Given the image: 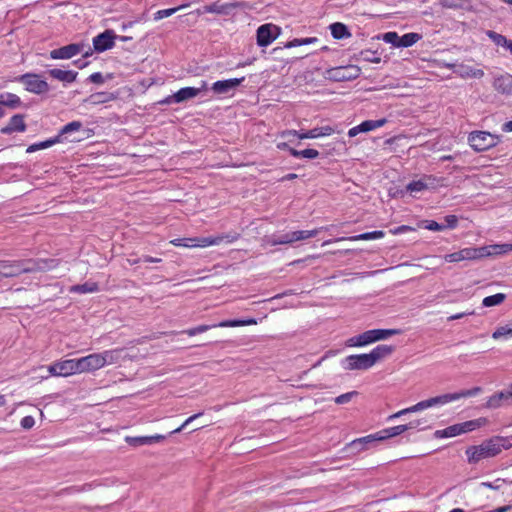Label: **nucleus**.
I'll return each instance as SVG.
<instances>
[{
    "instance_id": "obj_1",
    "label": "nucleus",
    "mask_w": 512,
    "mask_h": 512,
    "mask_svg": "<svg viewBox=\"0 0 512 512\" xmlns=\"http://www.w3.org/2000/svg\"><path fill=\"white\" fill-rule=\"evenodd\" d=\"M55 266L54 260L0 261V276L10 278L22 273L45 271Z\"/></svg>"
},
{
    "instance_id": "obj_2",
    "label": "nucleus",
    "mask_w": 512,
    "mask_h": 512,
    "mask_svg": "<svg viewBox=\"0 0 512 512\" xmlns=\"http://www.w3.org/2000/svg\"><path fill=\"white\" fill-rule=\"evenodd\" d=\"M319 230H299L288 232L282 235H271L266 238L268 244L272 246L282 245V244H292L297 241L306 240L312 237H315L318 234Z\"/></svg>"
},
{
    "instance_id": "obj_3",
    "label": "nucleus",
    "mask_w": 512,
    "mask_h": 512,
    "mask_svg": "<svg viewBox=\"0 0 512 512\" xmlns=\"http://www.w3.org/2000/svg\"><path fill=\"white\" fill-rule=\"evenodd\" d=\"M485 422H486V419L479 418V419H475V420L466 421L463 423L454 424V425H451L443 430H437L435 432V436L437 438L455 437V436L461 435L463 433L473 431V430L479 428Z\"/></svg>"
},
{
    "instance_id": "obj_4",
    "label": "nucleus",
    "mask_w": 512,
    "mask_h": 512,
    "mask_svg": "<svg viewBox=\"0 0 512 512\" xmlns=\"http://www.w3.org/2000/svg\"><path fill=\"white\" fill-rule=\"evenodd\" d=\"M468 142L475 151L480 152L496 146L499 137L486 131H474L469 134Z\"/></svg>"
},
{
    "instance_id": "obj_5",
    "label": "nucleus",
    "mask_w": 512,
    "mask_h": 512,
    "mask_svg": "<svg viewBox=\"0 0 512 512\" xmlns=\"http://www.w3.org/2000/svg\"><path fill=\"white\" fill-rule=\"evenodd\" d=\"M361 69L356 65L338 66L325 70L324 77L335 82L351 81L359 77Z\"/></svg>"
},
{
    "instance_id": "obj_6",
    "label": "nucleus",
    "mask_w": 512,
    "mask_h": 512,
    "mask_svg": "<svg viewBox=\"0 0 512 512\" xmlns=\"http://www.w3.org/2000/svg\"><path fill=\"white\" fill-rule=\"evenodd\" d=\"M80 53H82L84 57H88L92 54V50L84 43H72L52 50L50 57L52 59H70Z\"/></svg>"
},
{
    "instance_id": "obj_7",
    "label": "nucleus",
    "mask_w": 512,
    "mask_h": 512,
    "mask_svg": "<svg viewBox=\"0 0 512 512\" xmlns=\"http://www.w3.org/2000/svg\"><path fill=\"white\" fill-rule=\"evenodd\" d=\"M255 319H247V320H224L219 322L218 324L213 325H199L197 327H193L187 330H184L182 333L187 334L188 336H194L203 332H206L215 327H239V326H248L256 324Z\"/></svg>"
},
{
    "instance_id": "obj_8",
    "label": "nucleus",
    "mask_w": 512,
    "mask_h": 512,
    "mask_svg": "<svg viewBox=\"0 0 512 512\" xmlns=\"http://www.w3.org/2000/svg\"><path fill=\"white\" fill-rule=\"evenodd\" d=\"M207 90V82L202 81L199 87H185L178 90L173 95L167 97L163 103L172 104V103H181L186 100L192 99L198 96L201 92Z\"/></svg>"
},
{
    "instance_id": "obj_9",
    "label": "nucleus",
    "mask_w": 512,
    "mask_h": 512,
    "mask_svg": "<svg viewBox=\"0 0 512 512\" xmlns=\"http://www.w3.org/2000/svg\"><path fill=\"white\" fill-rule=\"evenodd\" d=\"M17 81L25 85L26 90L35 93L42 94L49 91V85L46 81L41 80L36 74H24L17 78Z\"/></svg>"
},
{
    "instance_id": "obj_10",
    "label": "nucleus",
    "mask_w": 512,
    "mask_h": 512,
    "mask_svg": "<svg viewBox=\"0 0 512 512\" xmlns=\"http://www.w3.org/2000/svg\"><path fill=\"white\" fill-rule=\"evenodd\" d=\"M343 364L347 370H367L374 366L369 353L347 356Z\"/></svg>"
},
{
    "instance_id": "obj_11",
    "label": "nucleus",
    "mask_w": 512,
    "mask_h": 512,
    "mask_svg": "<svg viewBox=\"0 0 512 512\" xmlns=\"http://www.w3.org/2000/svg\"><path fill=\"white\" fill-rule=\"evenodd\" d=\"M78 373H89L103 367L100 353H93L77 359Z\"/></svg>"
},
{
    "instance_id": "obj_12",
    "label": "nucleus",
    "mask_w": 512,
    "mask_h": 512,
    "mask_svg": "<svg viewBox=\"0 0 512 512\" xmlns=\"http://www.w3.org/2000/svg\"><path fill=\"white\" fill-rule=\"evenodd\" d=\"M239 235L236 233H227L214 237H201L195 238L193 240L195 243H192L194 247H208L213 245H219L222 242L233 243L238 239Z\"/></svg>"
},
{
    "instance_id": "obj_13",
    "label": "nucleus",
    "mask_w": 512,
    "mask_h": 512,
    "mask_svg": "<svg viewBox=\"0 0 512 512\" xmlns=\"http://www.w3.org/2000/svg\"><path fill=\"white\" fill-rule=\"evenodd\" d=\"M440 180L432 175H424L419 180H415L410 182L406 189L411 194H415L418 192H422L424 190L435 188L439 184Z\"/></svg>"
},
{
    "instance_id": "obj_14",
    "label": "nucleus",
    "mask_w": 512,
    "mask_h": 512,
    "mask_svg": "<svg viewBox=\"0 0 512 512\" xmlns=\"http://www.w3.org/2000/svg\"><path fill=\"white\" fill-rule=\"evenodd\" d=\"M478 251V248H463L459 251L445 255L444 260L449 263H456L466 260H479L480 257Z\"/></svg>"
},
{
    "instance_id": "obj_15",
    "label": "nucleus",
    "mask_w": 512,
    "mask_h": 512,
    "mask_svg": "<svg viewBox=\"0 0 512 512\" xmlns=\"http://www.w3.org/2000/svg\"><path fill=\"white\" fill-rule=\"evenodd\" d=\"M116 35L113 30H105L93 38V48L97 52H104L114 46Z\"/></svg>"
},
{
    "instance_id": "obj_16",
    "label": "nucleus",
    "mask_w": 512,
    "mask_h": 512,
    "mask_svg": "<svg viewBox=\"0 0 512 512\" xmlns=\"http://www.w3.org/2000/svg\"><path fill=\"white\" fill-rule=\"evenodd\" d=\"M510 404H512V396L507 388L505 390L498 391L491 395L487 399L485 407L488 409H498L500 407L508 406Z\"/></svg>"
},
{
    "instance_id": "obj_17",
    "label": "nucleus",
    "mask_w": 512,
    "mask_h": 512,
    "mask_svg": "<svg viewBox=\"0 0 512 512\" xmlns=\"http://www.w3.org/2000/svg\"><path fill=\"white\" fill-rule=\"evenodd\" d=\"M420 424H421V422L419 420L411 421V422H409L408 424H405V425H398V426H394V427H390V428L384 429V430H382L380 432H377L376 435H377L378 441H382V440H385V439H388V438L400 435V434L404 433L407 430L415 429Z\"/></svg>"
},
{
    "instance_id": "obj_18",
    "label": "nucleus",
    "mask_w": 512,
    "mask_h": 512,
    "mask_svg": "<svg viewBox=\"0 0 512 512\" xmlns=\"http://www.w3.org/2000/svg\"><path fill=\"white\" fill-rule=\"evenodd\" d=\"M249 5L246 2H231L225 4H219L217 2L212 3L210 5H206L204 7V11L208 13H216V14H229L232 9H245L248 8Z\"/></svg>"
},
{
    "instance_id": "obj_19",
    "label": "nucleus",
    "mask_w": 512,
    "mask_h": 512,
    "mask_svg": "<svg viewBox=\"0 0 512 512\" xmlns=\"http://www.w3.org/2000/svg\"><path fill=\"white\" fill-rule=\"evenodd\" d=\"M479 257L480 259L484 257H490V256H499L504 255L512 251V244L510 243H503V244H493V245H487L483 247H479Z\"/></svg>"
},
{
    "instance_id": "obj_20",
    "label": "nucleus",
    "mask_w": 512,
    "mask_h": 512,
    "mask_svg": "<svg viewBox=\"0 0 512 512\" xmlns=\"http://www.w3.org/2000/svg\"><path fill=\"white\" fill-rule=\"evenodd\" d=\"M376 442H378V438L376 433L371 434L362 438L355 439L351 441L347 448L350 449L354 453H359L363 450L369 449L371 446H373Z\"/></svg>"
},
{
    "instance_id": "obj_21",
    "label": "nucleus",
    "mask_w": 512,
    "mask_h": 512,
    "mask_svg": "<svg viewBox=\"0 0 512 512\" xmlns=\"http://www.w3.org/2000/svg\"><path fill=\"white\" fill-rule=\"evenodd\" d=\"M452 401H455V397H452L451 393H448L420 401L415 404V408L421 411L430 407L445 405Z\"/></svg>"
},
{
    "instance_id": "obj_22",
    "label": "nucleus",
    "mask_w": 512,
    "mask_h": 512,
    "mask_svg": "<svg viewBox=\"0 0 512 512\" xmlns=\"http://www.w3.org/2000/svg\"><path fill=\"white\" fill-rule=\"evenodd\" d=\"M277 27L272 24L261 25L257 30V43L259 46L265 47L269 45L275 38L276 35L273 30Z\"/></svg>"
},
{
    "instance_id": "obj_23",
    "label": "nucleus",
    "mask_w": 512,
    "mask_h": 512,
    "mask_svg": "<svg viewBox=\"0 0 512 512\" xmlns=\"http://www.w3.org/2000/svg\"><path fill=\"white\" fill-rule=\"evenodd\" d=\"M165 439L164 435L156 434L153 436H126L125 442L133 447H139L143 445H152L154 443L161 442Z\"/></svg>"
},
{
    "instance_id": "obj_24",
    "label": "nucleus",
    "mask_w": 512,
    "mask_h": 512,
    "mask_svg": "<svg viewBox=\"0 0 512 512\" xmlns=\"http://www.w3.org/2000/svg\"><path fill=\"white\" fill-rule=\"evenodd\" d=\"M449 67L454 68V73H456L461 78H482L484 76V71L481 69L473 68L469 65L465 64H453L449 65Z\"/></svg>"
},
{
    "instance_id": "obj_25",
    "label": "nucleus",
    "mask_w": 512,
    "mask_h": 512,
    "mask_svg": "<svg viewBox=\"0 0 512 512\" xmlns=\"http://www.w3.org/2000/svg\"><path fill=\"white\" fill-rule=\"evenodd\" d=\"M493 87L499 93L512 95V75L506 73L494 79Z\"/></svg>"
},
{
    "instance_id": "obj_26",
    "label": "nucleus",
    "mask_w": 512,
    "mask_h": 512,
    "mask_svg": "<svg viewBox=\"0 0 512 512\" xmlns=\"http://www.w3.org/2000/svg\"><path fill=\"white\" fill-rule=\"evenodd\" d=\"M244 80V78H234V79H228L223 81H217L213 84L212 90L216 94H227L231 90L235 89L237 86L240 85V83Z\"/></svg>"
},
{
    "instance_id": "obj_27",
    "label": "nucleus",
    "mask_w": 512,
    "mask_h": 512,
    "mask_svg": "<svg viewBox=\"0 0 512 512\" xmlns=\"http://www.w3.org/2000/svg\"><path fill=\"white\" fill-rule=\"evenodd\" d=\"M26 130V124L24 122V117L21 114L14 115L8 125L3 127L0 131L3 134H11L15 131L24 132Z\"/></svg>"
},
{
    "instance_id": "obj_28",
    "label": "nucleus",
    "mask_w": 512,
    "mask_h": 512,
    "mask_svg": "<svg viewBox=\"0 0 512 512\" xmlns=\"http://www.w3.org/2000/svg\"><path fill=\"white\" fill-rule=\"evenodd\" d=\"M58 376L67 377L78 373L77 359H67L57 362Z\"/></svg>"
},
{
    "instance_id": "obj_29",
    "label": "nucleus",
    "mask_w": 512,
    "mask_h": 512,
    "mask_svg": "<svg viewBox=\"0 0 512 512\" xmlns=\"http://www.w3.org/2000/svg\"><path fill=\"white\" fill-rule=\"evenodd\" d=\"M48 73L54 79H57L61 82H65V83L74 82L78 75L77 72H74L72 70H62V69H57V68L49 70Z\"/></svg>"
},
{
    "instance_id": "obj_30",
    "label": "nucleus",
    "mask_w": 512,
    "mask_h": 512,
    "mask_svg": "<svg viewBox=\"0 0 512 512\" xmlns=\"http://www.w3.org/2000/svg\"><path fill=\"white\" fill-rule=\"evenodd\" d=\"M394 351V347L392 345H378L376 346L369 354L373 364L375 365L379 360L388 357Z\"/></svg>"
},
{
    "instance_id": "obj_31",
    "label": "nucleus",
    "mask_w": 512,
    "mask_h": 512,
    "mask_svg": "<svg viewBox=\"0 0 512 512\" xmlns=\"http://www.w3.org/2000/svg\"><path fill=\"white\" fill-rule=\"evenodd\" d=\"M483 444L486 448V455H488V457H494L499 454L503 448H507V446H505V440L502 438L491 439Z\"/></svg>"
},
{
    "instance_id": "obj_32",
    "label": "nucleus",
    "mask_w": 512,
    "mask_h": 512,
    "mask_svg": "<svg viewBox=\"0 0 512 512\" xmlns=\"http://www.w3.org/2000/svg\"><path fill=\"white\" fill-rule=\"evenodd\" d=\"M371 330H368L358 336L351 337L347 340L346 344L349 347H361L373 343Z\"/></svg>"
},
{
    "instance_id": "obj_33",
    "label": "nucleus",
    "mask_w": 512,
    "mask_h": 512,
    "mask_svg": "<svg viewBox=\"0 0 512 512\" xmlns=\"http://www.w3.org/2000/svg\"><path fill=\"white\" fill-rule=\"evenodd\" d=\"M466 454L470 463H477L482 459L489 458L488 455H486V448L484 444L469 447L466 450Z\"/></svg>"
},
{
    "instance_id": "obj_34",
    "label": "nucleus",
    "mask_w": 512,
    "mask_h": 512,
    "mask_svg": "<svg viewBox=\"0 0 512 512\" xmlns=\"http://www.w3.org/2000/svg\"><path fill=\"white\" fill-rule=\"evenodd\" d=\"M123 351V349H113L101 352L100 355L103 367L105 365H111L119 362L122 358Z\"/></svg>"
},
{
    "instance_id": "obj_35",
    "label": "nucleus",
    "mask_w": 512,
    "mask_h": 512,
    "mask_svg": "<svg viewBox=\"0 0 512 512\" xmlns=\"http://www.w3.org/2000/svg\"><path fill=\"white\" fill-rule=\"evenodd\" d=\"M21 105V99L13 93H2L0 94V107H7L15 109Z\"/></svg>"
},
{
    "instance_id": "obj_36",
    "label": "nucleus",
    "mask_w": 512,
    "mask_h": 512,
    "mask_svg": "<svg viewBox=\"0 0 512 512\" xmlns=\"http://www.w3.org/2000/svg\"><path fill=\"white\" fill-rule=\"evenodd\" d=\"M382 237H384L383 231H372V232H367V233H363V234L351 236V237H340V238L336 239V241L372 240V239H380Z\"/></svg>"
},
{
    "instance_id": "obj_37",
    "label": "nucleus",
    "mask_w": 512,
    "mask_h": 512,
    "mask_svg": "<svg viewBox=\"0 0 512 512\" xmlns=\"http://www.w3.org/2000/svg\"><path fill=\"white\" fill-rule=\"evenodd\" d=\"M331 34L335 39H344L351 36L346 25L336 22L330 25Z\"/></svg>"
},
{
    "instance_id": "obj_38",
    "label": "nucleus",
    "mask_w": 512,
    "mask_h": 512,
    "mask_svg": "<svg viewBox=\"0 0 512 512\" xmlns=\"http://www.w3.org/2000/svg\"><path fill=\"white\" fill-rule=\"evenodd\" d=\"M371 332L374 342L388 339L389 337L400 333L397 329H374L371 330Z\"/></svg>"
},
{
    "instance_id": "obj_39",
    "label": "nucleus",
    "mask_w": 512,
    "mask_h": 512,
    "mask_svg": "<svg viewBox=\"0 0 512 512\" xmlns=\"http://www.w3.org/2000/svg\"><path fill=\"white\" fill-rule=\"evenodd\" d=\"M289 153L295 158L315 159L319 156V152L316 149L311 148L301 151L294 148H289Z\"/></svg>"
},
{
    "instance_id": "obj_40",
    "label": "nucleus",
    "mask_w": 512,
    "mask_h": 512,
    "mask_svg": "<svg viewBox=\"0 0 512 512\" xmlns=\"http://www.w3.org/2000/svg\"><path fill=\"white\" fill-rule=\"evenodd\" d=\"M421 38H422V36L420 34L415 33V32H410V33L404 34L403 36H400L399 45H400V47H404V48L411 47L412 45L417 43Z\"/></svg>"
},
{
    "instance_id": "obj_41",
    "label": "nucleus",
    "mask_w": 512,
    "mask_h": 512,
    "mask_svg": "<svg viewBox=\"0 0 512 512\" xmlns=\"http://www.w3.org/2000/svg\"><path fill=\"white\" fill-rule=\"evenodd\" d=\"M98 285L95 282H86L80 285H74L70 288V292L75 293H93L98 291Z\"/></svg>"
},
{
    "instance_id": "obj_42",
    "label": "nucleus",
    "mask_w": 512,
    "mask_h": 512,
    "mask_svg": "<svg viewBox=\"0 0 512 512\" xmlns=\"http://www.w3.org/2000/svg\"><path fill=\"white\" fill-rule=\"evenodd\" d=\"M112 99V95L105 92L95 93L90 95L87 99H85L86 103L97 105L101 103L108 102Z\"/></svg>"
},
{
    "instance_id": "obj_43",
    "label": "nucleus",
    "mask_w": 512,
    "mask_h": 512,
    "mask_svg": "<svg viewBox=\"0 0 512 512\" xmlns=\"http://www.w3.org/2000/svg\"><path fill=\"white\" fill-rule=\"evenodd\" d=\"M386 122L387 120L383 118L379 120H366L359 125L362 132H369L376 128L382 127Z\"/></svg>"
},
{
    "instance_id": "obj_44",
    "label": "nucleus",
    "mask_w": 512,
    "mask_h": 512,
    "mask_svg": "<svg viewBox=\"0 0 512 512\" xmlns=\"http://www.w3.org/2000/svg\"><path fill=\"white\" fill-rule=\"evenodd\" d=\"M493 339L498 340L502 338L512 337V323L498 327L492 334Z\"/></svg>"
},
{
    "instance_id": "obj_45",
    "label": "nucleus",
    "mask_w": 512,
    "mask_h": 512,
    "mask_svg": "<svg viewBox=\"0 0 512 512\" xmlns=\"http://www.w3.org/2000/svg\"><path fill=\"white\" fill-rule=\"evenodd\" d=\"M506 299V295L503 293H497L491 296H487L483 299L482 304L485 307H492L501 304Z\"/></svg>"
},
{
    "instance_id": "obj_46",
    "label": "nucleus",
    "mask_w": 512,
    "mask_h": 512,
    "mask_svg": "<svg viewBox=\"0 0 512 512\" xmlns=\"http://www.w3.org/2000/svg\"><path fill=\"white\" fill-rule=\"evenodd\" d=\"M481 392H482V388L481 387H474L472 389L462 390V391L457 392V393H451V396L455 397V401H456V400H459L461 398L476 396V395H478Z\"/></svg>"
},
{
    "instance_id": "obj_47",
    "label": "nucleus",
    "mask_w": 512,
    "mask_h": 512,
    "mask_svg": "<svg viewBox=\"0 0 512 512\" xmlns=\"http://www.w3.org/2000/svg\"><path fill=\"white\" fill-rule=\"evenodd\" d=\"M187 5H180L178 7H175V8H169V9H163V10H159L157 11L155 14H154V20H160V19H163V18H166V17H169L171 15H173L174 13H176L177 11L185 8Z\"/></svg>"
},
{
    "instance_id": "obj_48",
    "label": "nucleus",
    "mask_w": 512,
    "mask_h": 512,
    "mask_svg": "<svg viewBox=\"0 0 512 512\" xmlns=\"http://www.w3.org/2000/svg\"><path fill=\"white\" fill-rule=\"evenodd\" d=\"M317 41H318V39L316 37L293 39L292 41H289L288 43H286L285 47L292 48V47L301 46V45H308L311 43H315Z\"/></svg>"
},
{
    "instance_id": "obj_49",
    "label": "nucleus",
    "mask_w": 512,
    "mask_h": 512,
    "mask_svg": "<svg viewBox=\"0 0 512 512\" xmlns=\"http://www.w3.org/2000/svg\"><path fill=\"white\" fill-rule=\"evenodd\" d=\"M58 138L59 137H56L55 139H52V140H47V141H43V142H40V143H36V144L30 145L27 148V152L31 153V152L37 151L39 149L48 148V147L52 146L53 144H55L56 142H58L59 141Z\"/></svg>"
},
{
    "instance_id": "obj_50",
    "label": "nucleus",
    "mask_w": 512,
    "mask_h": 512,
    "mask_svg": "<svg viewBox=\"0 0 512 512\" xmlns=\"http://www.w3.org/2000/svg\"><path fill=\"white\" fill-rule=\"evenodd\" d=\"M360 58L363 61L371 62V63H380L381 58L376 55V52L371 50H364L360 52Z\"/></svg>"
},
{
    "instance_id": "obj_51",
    "label": "nucleus",
    "mask_w": 512,
    "mask_h": 512,
    "mask_svg": "<svg viewBox=\"0 0 512 512\" xmlns=\"http://www.w3.org/2000/svg\"><path fill=\"white\" fill-rule=\"evenodd\" d=\"M382 39L384 42L392 44L394 47L400 48V36L396 32H387L383 34Z\"/></svg>"
},
{
    "instance_id": "obj_52",
    "label": "nucleus",
    "mask_w": 512,
    "mask_h": 512,
    "mask_svg": "<svg viewBox=\"0 0 512 512\" xmlns=\"http://www.w3.org/2000/svg\"><path fill=\"white\" fill-rule=\"evenodd\" d=\"M487 35L496 45L505 46L508 40L505 36L498 34L494 31H488Z\"/></svg>"
},
{
    "instance_id": "obj_53",
    "label": "nucleus",
    "mask_w": 512,
    "mask_h": 512,
    "mask_svg": "<svg viewBox=\"0 0 512 512\" xmlns=\"http://www.w3.org/2000/svg\"><path fill=\"white\" fill-rule=\"evenodd\" d=\"M299 132L296 130H285L279 133V137L284 139L288 143L294 142V140L298 139Z\"/></svg>"
},
{
    "instance_id": "obj_54",
    "label": "nucleus",
    "mask_w": 512,
    "mask_h": 512,
    "mask_svg": "<svg viewBox=\"0 0 512 512\" xmlns=\"http://www.w3.org/2000/svg\"><path fill=\"white\" fill-rule=\"evenodd\" d=\"M81 127L82 123L80 121L70 122L61 129V135L68 134L73 131H78Z\"/></svg>"
},
{
    "instance_id": "obj_55",
    "label": "nucleus",
    "mask_w": 512,
    "mask_h": 512,
    "mask_svg": "<svg viewBox=\"0 0 512 512\" xmlns=\"http://www.w3.org/2000/svg\"><path fill=\"white\" fill-rule=\"evenodd\" d=\"M357 394H358V392L351 391V392L339 395L338 397L335 398V403L339 404V405L346 404V403L350 402L353 399V397L356 396Z\"/></svg>"
},
{
    "instance_id": "obj_56",
    "label": "nucleus",
    "mask_w": 512,
    "mask_h": 512,
    "mask_svg": "<svg viewBox=\"0 0 512 512\" xmlns=\"http://www.w3.org/2000/svg\"><path fill=\"white\" fill-rule=\"evenodd\" d=\"M193 240L195 238H178L171 241V244L174 246H182V247H194L192 243H195Z\"/></svg>"
},
{
    "instance_id": "obj_57",
    "label": "nucleus",
    "mask_w": 512,
    "mask_h": 512,
    "mask_svg": "<svg viewBox=\"0 0 512 512\" xmlns=\"http://www.w3.org/2000/svg\"><path fill=\"white\" fill-rule=\"evenodd\" d=\"M319 137L318 127L308 130L306 132H299L298 139H314Z\"/></svg>"
},
{
    "instance_id": "obj_58",
    "label": "nucleus",
    "mask_w": 512,
    "mask_h": 512,
    "mask_svg": "<svg viewBox=\"0 0 512 512\" xmlns=\"http://www.w3.org/2000/svg\"><path fill=\"white\" fill-rule=\"evenodd\" d=\"M201 415H202V413H197V414H194V415L190 416L188 419L185 420V422L180 427H178L177 429L173 430L171 432V434H175V433L181 432L188 424L193 422L195 419H197Z\"/></svg>"
},
{
    "instance_id": "obj_59",
    "label": "nucleus",
    "mask_w": 512,
    "mask_h": 512,
    "mask_svg": "<svg viewBox=\"0 0 512 512\" xmlns=\"http://www.w3.org/2000/svg\"><path fill=\"white\" fill-rule=\"evenodd\" d=\"M425 228L428 230H432V231H441V230H444L446 228V226L444 224H440L436 221H428Z\"/></svg>"
},
{
    "instance_id": "obj_60",
    "label": "nucleus",
    "mask_w": 512,
    "mask_h": 512,
    "mask_svg": "<svg viewBox=\"0 0 512 512\" xmlns=\"http://www.w3.org/2000/svg\"><path fill=\"white\" fill-rule=\"evenodd\" d=\"M441 4L444 7L457 8L462 6L463 0H441Z\"/></svg>"
},
{
    "instance_id": "obj_61",
    "label": "nucleus",
    "mask_w": 512,
    "mask_h": 512,
    "mask_svg": "<svg viewBox=\"0 0 512 512\" xmlns=\"http://www.w3.org/2000/svg\"><path fill=\"white\" fill-rule=\"evenodd\" d=\"M419 410L415 408V405L409 407V408H405L401 411H398L397 413L389 416V419H394V418H398L400 416H403L405 414H408V413H412V412H418Z\"/></svg>"
},
{
    "instance_id": "obj_62",
    "label": "nucleus",
    "mask_w": 512,
    "mask_h": 512,
    "mask_svg": "<svg viewBox=\"0 0 512 512\" xmlns=\"http://www.w3.org/2000/svg\"><path fill=\"white\" fill-rule=\"evenodd\" d=\"M35 424V420L32 416H25L21 420V427L23 429H31Z\"/></svg>"
},
{
    "instance_id": "obj_63",
    "label": "nucleus",
    "mask_w": 512,
    "mask_h": 512,
    "mask_svg": "<svg viewBox=\"0 0 512 512\" xmlns=\"http://www.w3.org/2000/svg\"><path fill=\"white\" fill-rule=\"evenodd\" d=\"M444 221L446 228H455L458 222V218L455 215H448L444 218Z\"/></svg>"
},
{
    "instance_id": "obj_64",
    "label": "nucleus",
    "mask_w": 512,
    "mask_h": 512,
    "mask_svg": "<svg viewBox=\"0 0 512 512\" xmlns=\"http://www.w3.org/2000/svg\"><path fill=\"white\" fill-rule=\"evenodd\" d=\"M89 80L92 83L102 84L104 83L103 75L100 72H96L90 75Z\"/></svg>"
}]
</instances>
